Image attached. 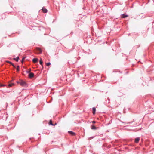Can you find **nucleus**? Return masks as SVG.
I'll use <instances>...</instances> for the list:
<instances>
[{"mask_svg":"<svg viewBox=\"0 0 154 154\" xmlns=\"http://www.w3.org/2000/svg\"><path fill=\"white\" fill-rule=\"evenodd\" d=\"M20 84L22 86H27V83L25 81L23 80L20 81Z\"/></svg>","mask_w":154,"mask_h":154,"instance_id":"obj_1","label":"nucleus"},{"mask_svg":"<svg viewBox=\"0 0 154 154\" xmlns=\"http://www.w3.org/2000/svg\"><path fill=\"white\" fill-rule=\"evenodd\" d=\"M34 76V74L32 72H30L29 74V77L31 78L33 77Z\"/></svg>","mask_w":154,"mask_h":154,"instance_id":"obj_2","label":"nucleus"},{"mask_svg":"<svg viewBox=\"0 0 154 154\" xmlns=\"http://www.w3.org/2000/svg\"><path fill=\"white\" fill-rule=\"evenodd\" d=\"M42 10L44 13H47L48 12L47 10L44 7L42 8Z\"/></svg>","mask_w":154,"mask_h":154,"instance_id":"obj_3","label":"nucleus"},{"mask_svg":"<svg viewBox=\"0 0 154 154\" xmlns=\"http://www.w3.org/2000/svg\"><path fill=\"white\" fill-rule=\"evenodd\" d=\"M68 133L72 136H74L75 135V134L72 131H69Z\"/></svg>","mask_w":154,"mask_h":154,"instance_id":"obj_4","label":"nucleus"},{"mask_svg":"<svg viewBox=\"0 0 154 154\" xmlns=\"http://www.w3.org/2000/svg\"><path fill=\"white\" fill-rule=\"evenodd\" d=\"M140 138L139 137H137V138H135V140H134L135 142L136 143H138L139 142V141L140 140Z\"/></svg>","mask_w":154,"mask_h":154,"instance_id":"obj_5","label":"nucleus"},{"mask_svg":"<svg viewBox=\"0 0 154 154\" xmlns=\"http://www.w3.org/2000/svg\"><path fill=\"white\" fill-rule=\"evenodd\" d=\"M91 128L93 130H96L97 128L94 125H93L91 126Z\"/></svg>","mask_w":154,"mask_h":154,"instance_id":"obj_6","label":"nucleus"},{"mask_svg":"<svg viewBox=\"0 0 154 154\" xmlns=\"http://www.w3.org/2000/svg\"><path fill=\"white\" fill-rule=\"evenodd\" d=\"M38 59L37 58H34L32 59V61L34 63H36L38 61Z\"/></svg>","mask_w":154,"mask_h":154,"instance_id":"obj_7","label":"nucleus"},{"mask_svg":"<svg viewBox=\"0 0 154 154\" xmlns=\"http://www.w3.org/2000/svg\"><path fill=\"white\" fill-rule=\"evenodd\" d=\"M128 17V15H127L125 14H123L122 15V18H125Z\"/></svg>","mask_w":154,"mask_h":154,"instance_id":"obj_8","label":"nucleus"},{"mask_svg":"<svg viewBox=\"0 0 154 154\" xmlns=\"http://www.w3.org/2000/svg\"><path fill=\"white\" fill-rule=\"evenodd\" d=\"M93 113V114H94L96 111V108L95 107H93L92 108Z\"/></svg>","mask_w":154,"mask_h":154,"instance_id":"obj_9","label":"nucleus"},{"mask_svg":"<svg viewBox=\"0 0 154 154\" xmlns=\"http://www.w3.org/2000/svg\"><path fill=\"white\" fill-rule=\"evenodd\" d=\"M19 57H17L16 58H14V60L17 62H18L19 60Z\"/></svg>","mask_w":154,"mask_h":154,"instance_id":"obj_10","label":"nucleus"},{"mask_svg":"<svg viewBox=\"0 0 154 154\" xmlns=\"http://www.w3.org/2000/svg\"><path fill=\"white\" fill-rule=\"evenodd\" d=\"M39 63L42 66L43 65V61H42V59H40V61H39Z\"/></svg>","mask_w":154,"mask_h":154,"instance_id":"obj_11","label":"nucleus"},{"mask_svg":"<svg viewBox=\"0 0 154 154\" xmlns=\"http://www.w3.org/2000/svg\"><path fill=\"white\" fill-rule=\"evenodd\" d=\"M49 124L50 125H53V126L54 125L53 124L52 121L51 120H50V121L49 122Z\"/></svg>","mask_w":154,"mask_h":154,"instance_id":"obj_12","label":"nucleus"},{"mask_svg":"<svg viewBox=\"0 0 154 154\" xmlns=\"http://www.w3.org/2000/svg\"><path fill=\"white\" fill-rule=\"evenodd\" d=\"M38 51L39 53H41L42 52V51L41 49L40 48H37Z\"/></svg>","mask_w":154,"mask_h":154,"instance_id":"obj_13","label":"nucleus"},{"mask_svg":"<svg viewBox=\"0 0 154 154\" xmlns=\"http://www.w3.org/2000/svg\"><path fill=\"white\" fill-rule=\"evenodd\" d=\"M17 70V72H18L19 71L20 69H19V66H17L16 68Z\"/></svg>","mask_w":154,"mask_h":154,"instance_id":"obj_14","label":"nucleus"},{"mask_svg":"<svg viewBox=\"0 0 154 154\" xmlns=\"http://www.w3.org/2000/svg\"><path fill=\"white\" fill-rule=\"evenodd\" d=\"M14 85V84L10 83L8 85V86L9 87H11Z\"/></svg>","mask_w":154,"mask_h":154,"instance_id":"obj_15","label":"nucleus"},{"mask_svg":"<svg viewBox=\"0 0 154 154\" xmlns=\"http://www.w3.org/2000/svg\"><path fill=\"white\" fill-rule=\"evenodd\" d=\"M51 65V63L50 62H48L46 64V65L48 66H49L50 65Z\"/></svg>","mask_w":154,"mask_h":154,"instance_id":"obj_16","label":"nucleus"},{"mask_svg":"<svg viewBox=\"0 0 154 154\" xmlns=\"http://www.w3.org/2000/svg\"><path fill=\"white\" fill-rule=\"evenodd\" d=\"M25 59V57H23L22 59V60H21V63H23V62L24 61V60Z\"/></svg>","mask_w":154,"mask_h":154,"instance_id":"obj_17","label":"nucleus"},{"mask_svg":"<svg viewBox=\"0 0 154 154\" xmlns=\"http://www.w3.org/2000/svg\"><path fill=\"white\" fill-rule=\"evenodd\" d=\"M7 62H8V63H10V64H11V65H12V64H13V63H12L11 62H10V61H7Z\"/></svg>","mask_w":154,"mask_h":154,"instance_id":"obj_18","label":"nucleus"},{"mask_svg":"<svg viewBox=\"0 0 154 154\" xmlns=\"http://www.w3.org/2000/svg\"><path fill=\"white\" fill-rule=\"evenodd\" d=\"M30 72V71H28V70L26 71V73H29H29H30L31 72Z\"/></svg>","mask_w":154,"mask_h":154,"instance_id":"obj_19","label":"nucleus"},{"mask_svg":"<svg viewBox=\"0 0 154 154\" xmlns=\"http://www.w3.org/2000/svg\"><path fill=\"white\" fill-rule=\"evenodd\" d=\"M12 65L15 68H16V66L14 64H12Z\"/></svg>","mask_w":154,"mask_h":154,"instance_id":"obj_20","label":"nucleus"},{"mask_svg":"<svg viewBox=\"0 0 154 154\" xmlns=\"http://www.w3.org/2000/svg\"><path fill=\"white\" fill-rule=\"evenodd\" d=\"M5 86V85H2V84L0 85V87H3V86Z\"/></svg>","mask_w":154,"mask_h":154,"instance_id":"obj_21","label":"nucleus"},{"mask_svg":"<svg viewBox=\"0 0 154 154\" xmlns=\"http://www.w3.org/2000/svg\"><path fill=\"white\" fill-rule=\"evenodd\" d=\"M92 122L93 123H96V121H93Z\"/></svg>","mask_w":154,"mask_h":154,"instance_id":"obj_22","label":"nucleus"},{"mask_svg":"<svg viewBox=\"0 0 154 154\" xmlns=\"http://www.w3.org/2000/svg\"><path fill=\"white\" fill-rule=\"evenodd\" d=\"M17 83H20V82H19V81H17Z\"/></svg>","mask_w":154,"mask_h":154,"instance_id":"obj_23","label":"nucleus"},{"mask_svg":"<svg viewBox=\"0 0 154 154\" xmlns=\"http://www.w3.org/2000/svg\"><path fill=\"white\" fill-rule=\"evenodd\" d=\"M132 123V122H128V123H127L128 124H130L131 123Z\"/></svg>","mask_w":154,"mask_h":154,"instance_id":"obj_24","label":"nucleus"},{"mask_svg":"<svg viewBox=\"0 0 154 154\" xmlns=\"http://www.w3.org/2000/svg\"><path fill=\"white\" fill-rule=\"evenodd\" d=\"M93 137H90V138H89V139H91V138H93Z\"/></svg>","mask_w":154,"mask_h":154,"instance_id":"obj_25","label":"nucleus"}]
</instances>
